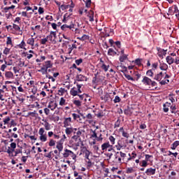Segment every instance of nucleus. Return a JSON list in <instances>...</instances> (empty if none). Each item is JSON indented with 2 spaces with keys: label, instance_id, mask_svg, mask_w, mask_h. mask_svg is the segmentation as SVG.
Returning <instances> with one entry per match:
<instances>
[{
  "label": "nucleus",
  "instance_id": "obj_1",
  "mask_svg": "<svg viewBox=\"0 0 179 179\" xmlns=\"http://www.w3.org/2000/svg\"><path fill=\"white\" fill-rule=\"evenodd\" d=\"M170 76L165 73L163 74V72H160L157 74H156L154 77L155 80H157V82H159L160 85H167L170 83L169 80Z\"/></svg>",
  "mask_w": 179,
  "mask_h": 179
},
{
  "label": "nucleus",
  "instance_id": "obj_2",
  "mask_svg": "<svg viewBox=\"0 0 179 179\" xmlns=\"http://www.w3.org/2000/svg\"><path fill=\"white\" fill-rule=\"evenodd\" d=\"M38 134L40 135L39 139L41 142H47V134L44 128L41 127L39 129Z\"/></svg>",
  "mask_w": 179,
  "mask_h": 179
},
{
  "label": "nucleus",
  "instance_id": "obj_3",
  "mask_svg": "<svg viewBox=\"0 0 179 179\" xmlns=\"http://www.w3.org/2000/svg\"><path fill=\"white\" fill-rule=\"evenodd\" d=\"M47 38L51 41V43H57V41H55V38H57V32L51 31L50 34L47 36Z\"/></svg>",
  "mask_w": 179,
  "mask_h": 179
},
{
  "label": "nucleus",
  "instance_id": "obj_4",
  "mask_svg": "<svg viewBox=\"0 0 179 179\" xmlns=\"http://www.w3.org/2000/svg\"><path fill=\"white\" fill-rule=\"evenodd\" d=\"M63 156L64 157H69V156H71V157L73 158V160H75V159H76V155L73 154V152L66 149L65 150V152L63 153Z\"/></svg>",
  "mask_w": 179,
  "mask_h": 179
},
{
  "label": "nucleus",
  "instance_id": "obj_5",
  "mask_svg": "<svg viewBox=\"0 0 179 179\" xmlns=\"http://www.w3.org/2000/svg\"><path fill=\"white\" fill-rule=\"evenodd\" d=\"M120 152H116L114 157V160L113 161V163H117L120 164H122V159L120 157Z\"/></svg>",
  "mask_w": 179,
  "mask_h": 179
},
{
  "label": "nucleus",
  "instance_id": "obj_6",
  "mask_svg": "<svg viewBox=\"0 0 179 179\" xmlns=\"http://www.w3.org/2000/svg\"><path fill=\"white\" fill-rule=\"evenodd\" d=\"M62 30H64V31H66V30H68V29L69 30H72V29H75V24H71L70 25H68L66 24H63L61 27Z\"/></svg>",
  "mask_w": 179,
  "mask_h": 179
},
{
  "label": "nucleus",
  "instance_id": "obj_7",
  "mask_svg": "<svg viewBox=\"0 0 179 179\" xmlns=\"http://www.w3.org/2000/svg\"><path fill=\"white\" fill-rule=\"evenodd\" d=\"M145 174L147 176H155L156 174V169L148 168L145 171Z\"/></svg>",
  "mask_w": 179,
  "mask_h": 179
},
{
  "label": "nucleus",
  "instance_id": "obj_8",
  "mask_svg": "<svg viewBox=\"0 0 179 179\" xmlns=\"http://www.w3.org/2000/svg\"><path fill=\"white\" fill-rule=\"evenodd\" d=\"M57 106L58 104H57V103H55L54 101H50L48 106V108H50L52 111H54V110L57 108Z\"/></svg>",
  "mask_w": 179,
  "mask_h": 179
},
{
  "label": "nucleus",
  "instance_id": "obj_9",
  "mask_svg": "<svg viewBox=\"0 0 179 179\" xmlns=\"http://www.w3.org/2000/svg\"><path fill=\"white\" fill-rule=\"evenodd\" d=\"M142 83H143V85H147L148 86H150V84L152 83V80L145 76L142 80Z\"/></svg>",
  "mask_w": 179,
  "mask_h": 179
},
{
  "label": "nucleus",
  "instance_id": "obj_10",
  "mask_svg": "<svg viewBox=\"0 0 179 179\" xmlns=\"http://www.w3.org/2000/svg\"><path fill=\"white\" fill-rule=\"evenodd\" d=\"M83 152L85 153V157L87 160H89V156H90V151L86 148V147H83Z\"/></svg>",
  "mask_w": 179,
  "mask_h": 179
},
{
  "label": "nucleus",
  "instance_id": "obj_11",
  "mask_svg": "<svg viewBox=\"0 0 179 179\" xmlns=\"http://www.w3.org/2000/svg\"><path fill=\"white\" fill-rule=\"evenodd\" d=\"M166 61L167 64H169V65H172V64H174V62H175L174 58H173V57H171V56H167L166 57Z\"/></svg>",
  "mask_w": 179,
  "mask_h": 179
},
{
  "label": "nucleus",
  "instance_id": "obj_12",
  "mask_svg": "<svg viewBox=\"0 0 179 179\" xmlns=\"http://www.w3.org/2000/svg\"><path fill=\"white\" fill-rule=\"evenodd\" d=\"M87 16L90 19V22H94V12H93V10H90Z\"/></svg>",
  "mask_w": 179,
  "mask_h": 179
},
{
  "label": "nucleus",
  "instance_id": "obj_13",
  "mask_svg": "<svg viewBox=\"0 0 179 179\" xmlns=\"http://www.w3.org/2000/svg\"><path fill=\"white\" fill-rule=\"evenodd\" d=\"M71 122H72V118L66 117L64 121V127H69L71 125Z\"/></svg>",
  "mask_w": 179,
  "mask_h": 179
},
{
  "label": "nucleus",
  "instance_id": "obj_14",
  "mask_svg": "<svg viewBox=\"0 0 179 179\" xmlns=\"http://www.w3.org/2000/svg\"><path fill=\"white\" fill-rule=\"evenodd\" d=\"M116 69H117V71H119L120 72H122V73L127 72V71H128L127 69V66H122V65L117 66L116 67Z\"/></svg>",
  "mask_w": 179,
  "mask_h": 179
},
{
  "label": "nucleus",
  "instance_id": "obj_15",
  "mask_svg": "<svg viewBox=\"0 0 179 179\" xmlns=\"http://www.w3.org/2000/svg\"><path fill=\"white\" fill-rule=\"evenodd\" d=\"M45 123H43V125L45 129V131H50L51 129V124L47 122V120L44 121Z\"/></svg>",
  "mask_w": 179,
  "mask_h": 179
},
{
  "label": "nucleus",
  "instance_id": "obj_16",
  "mask_svg": "<svg viewBox=\"0 0 179 179\" xmlns=\"http://www.w3.org/2000/svg\"><path fill=\"white\" fill-rule=\"evenodd\" d=\"M76 79H77L78 82H83V80H87V78H86V76H85L82 74H80V75L77 76Z\"/></svg>",
  "mask_w": 179,
  "mask_h": 179
},
{
  "label": "nucleus",
  "instance_id": "obj_17",
  "mask_svg": "<svg viewBox=\"0 0 179 179\" xmlns=\"http://www.w3.org/2000/svg\"><path fill=\"white\" fill-rule=\"evenodd\" d=\"M43 67L46 69H48V68H52V63H51V61L45 62Z\"/></svg>",
  "mask_w": 179,
  "mask_h": 179
},
{
  "label": "nucleus",
  "instance_id": "obj_18",
  "mask_svg": "<svg viewBox=\"0 0 179 179\" xmlns=\"http://www.w3.org/2000/svg\"><path fill=\"white\" fill-rule=\"evenodd\" d=\"M124 113L125 114V115H131L132 110H131V108H129V106H127V108L124 110Z\"/></svg>",
  "mask_w": 179,
  "mask_h": 179
},
{
  "label": "nucleus",
  "instance_id": "obj_19",
  "mask_svg": "<svg viewBox=\"0 0 179 179\" xmlns=\"http://www.w3.org/2000/svg\"><path fill=\"white\" fill-rule=\"evenodd\" d=\"M70 94H71V96H78V90H76V87H73L70 90Z\"/></svg>",
  "mask_w": 179,
  "mask_h": 179
},
{
  "label": "nucleus",
  "instance_id": "obj_20",
  "mask_svg": "<svg viewBox=\"0 0 179 179\" xmlns=\"http://www.w3.org/2000/svg\"><path fill=\"white\" fill-rule=\"evenodd\" d=\"M27 44H29V45H31V47H34V38H28Z\"/></svg>",
  "mask_w": 179,
  "mask_h": 179
},
{
  "label": "nucleus",
  "instance_id": "obj_21",
  "mask_svg": "<svg viewBox=\"0 0 179 179\" xmlns=\"http://www.w3.org/2000/svg\"><path fill=\"white\" fill-rule=\"evenodd\" d=\"M110 143H104L103 144L101 145V149L102 150H107V149H108V148H110Z\"/></svg>",
  "mask_w": 179,
  "mask_h": 179
},
{
  "label": "nucleus",
  "instance_id": "obj_22",
  "mask_svg": "<svg viewBox=\"0 0 179 179\" xmlns=\"http://www.w3.org/2000/svg\"><path fill=\"white\" fill-rule=\"evenodd\" d=\"M174 9V13L176 14V17H177L178 20H179V10H178V7L177 6H174L173 7Z\"/></svg>",
  "mask_w": 179,
  "mask_h": 179
},
{
  "label": "nucleus",
  "instance_id": "obj_23",
  "mask_svg": "<svg viewBox=\"0 0 179 179\" xmlns=\"http://www.w3.org/2000/svg\"><path fill=\"white\" fill-rule=\"evenodd\" d=\"M108 55L110 56L117 55V52H115L114 49L113 48H109L108 51Z\"/></svg>",
  "mask_w": 179,
  "mask_h": 179
},
{
  "label": "nucleus",
  "instance_id": "obj_24",
  "mask_svg": "<svg viewBox=\"0 0 179 179\" xmlns=\"http://www.w3.org/2000/svg\"><path fill=\"white\" fill-rule=\"evenodd\" d=\"M56 148H57V149H58L59 153H61V152H62V150L64 149V146L62 145V143H57Z\"/></svg>",
  "mask_w": 179,
  "mask_h": 179
},
{
  "label": "nucleus",
  "instance_id": "obj_25",
  "mask_svg": "<svg viewBox=\"0 0 179 179\" xmlns=\"http://www.w3.org/2000/svg\"><path fill=\"white\" fill-rule=\"evenodd\" d=\"M5 76H6V78L10 79V78H13V73H12V71H7L5 73Z\"/></svg>",
  "mask_w": 179,
  "mask_h": 179
},
{
  "label": "nucleus",
  "instance_id": "obj_26",
  "mask_svg": "<svg viewBox=\"0 0 179 179\" xmlns=\"http://www.w3.org/2000/svg\"><path fill=\"white\" fill-rule=\"evenodd\" d=\"M38 72H41L42 75H47L48 69L43 66L40 70H38Z\"/></svg>",
  "mask_w": 179,
  "mask_h": 179
},
{
  "label": "nucleus",
  "instance_id": "obj_27",
  "mask_svg": "<svg viewBox=\"0 0 179 179\" xmlns=\"http://www.w3.org/2000/svg\"><path fill=\"white\" fill-rule=\"evenodd\" d=\"M159 68L161 71H167L169 66L166 64H162Z\"/></svg>",
  "mask_w": 179,
  "mask_h": 179
},
{
  "label": "nucleus",
  "instance_id": "obj_28",
  "mask_svg": "<svg viewBox=\"0 0 179 179\" xmlns=\"http://www.w3.org/2000/svg\"><path fill=\"white\" fill-rule=\"evenodd\" d=\"M66 135H71L73 132V129L72 127H67L65 130Z\"/></svg>",
  "mask_w": 179,
  "mask_h": 179
},
{
  "label": "nucleus",
  "instance_id": "obj_29",
  "mask_svg": "<svg viewBox=\"0 0 179 179\" xmlns=\"http://www.w3.org/2000/svg\"><path fill=\"white\" fill-rule=\"evenodd\" d=\"M81 41H86V40H89L90 36L88 35L84 34L82 37L78 38Z\"/></svg>",
  "mask_w": 179,
  "mask_h": 179
},
{
  "label": "nucleus",
  "instance_id": "obj_30",
  "mask_svg": "<svg viewBox=\"0 0 179 179\" xmlns=\"http://www.w3.org/2000/svg\"><path fill=\"white\" fill-rule=\"evenodd\" d=\"M120 62H124V61L128 59V56L127 55H122L120 57Z\"/></svg>",
  "mask_w": 179,
  "mask_h": 179
},
{
  "label": "nucleus",
  "instance_id": "obj_31",
  "mask_svg": "<svg viewBox=\"0 0 179 179\" xmlns=\"http://www.w3.org/2000/svg\"><path fill=\"white\" fill-rule=\"evenodd\" d=\"M148 76H150V78H153V76L155 75V71L150 69L147 71Z\"/></svg>",
  "mask_w": 179,
  "mask_h": 179
},
{
  "label": "nucleus",
  "instance_id": "obj_32",
  "mask_svg": "<svg viewBox=\"0 0 179 179\" xmlns=\"http://www.w3.org/2000/svg\"><path fill=\"white\" fill-rule=\"evenodd\" d=\"M71 8V6L69 5H62L59 9H62V10H66V9H69Z\"/></svg>",
  "mask_w": 179,
  "mask_h": 179
},
{
  "label": "nucleus",
  "instance_id": "obj_33",
  "mask_svg": "<svg viewBox=\"0 0 179 179\" xmlns=\"http://www.w3.org/2000/svg\"><path fill=\"white\" fill-rule=\"evenodd\" d=\"M69 48H68V50H69V54H71V52H72V51H73V50L74 48L76 49V45H75V44H73L71 46V45H69Z\"/></svg>",
  "mask_w": 179,
  "mask_h": 179
},
{
  "label": "nucleus",
  "instance_id": "obj_34",
  "mask_svg": "<svg viewBox=\"0 0 179 179\" xmlns=\"http://www.w3.org/2000/svg\"><path fill=\"white\" fill-rule=\"evenodd\" d=\"M72 117L73 120H79V121H82V119L80 118V115L76 114V113H73Z\"/></svg>",
  "mask_w": 179,
  "mask_h": 179
},
{
  "label": "nucleus",
  "instance_id": "obj_35",
  "mask_svg": "<svg viewBox=\"0 0 179 179\" xmlns=\"http://www.w3.org/2000/svg\"><path fill=\"white\" fill-rule=\"evenodd\" d=\"M140 166L141 167H148V161L143 160L140 162Z\"/></svg>",
  "mask_w": 179,
  "mask_h": 179
},
{
  "label": "nucleus",
  "instance_id": "obj_36",
  "mask_svg": "<svg viewBox=\"0 0 179 179\" xmlns=\"http://www.w3.org/2000/svg\"><path fill=\"white\" fill-rule=\"evenodd\" d=\"M73 104H75V106H76V107H80L82 106V102L79 100H74Z\"/></svg>",
  "mask_w": 179,
  "mask_h": 179
},
{
  "label": "nucleus",
  "instance_id": "obj_37",
  "mask_svg": "<svg viewBox=\"0 0 179 179\" xmlns=\"http://www.w3.org/2000/svg\"><path fill=\"white\" fill-rule=\"evenodd\" d=\"M101 99L104 101H108V99H110V95L106 94L104 96H101Z\"/></svg>",
  "mask_w": 179,
  "mask_h": 179
},
{
  "label": "nucleus",
  "instance_id": "obj_38",
  "mask_svg": "<svg viewBox=\"0 0 179 179\" xmlns=\"http://www.w3.org/2000/svg\"><path fill=\"white\" fill-rule=\"evenodd\" d=\"M65 93V88H60L58 91V94L59 96H64V94Z\"/></svg>",
  "mask_w": 179,
  "mask_h": 179
},
{
  "label": "nucleus",
  "instance_id": "obj_39",
  "mask_svg": "<svg viewBox=\"0 0 179 179\" xmlns=\"http://www.w3.org/2000/svg\"><path fill=\"white\" fill-rule=\"evenodd\" d=\"M15 155H12V156H17V155H19V153H22V148H20V149H16L15 151Z\"/></svg>",
  "mask_w": 179,
  "mask_h": 179
},
{
  "label": "nucleus",
  "instance_id": "obj_40",
  "mask_svg": "<svg viewBox=\"0 0 179 179\" xmlns=\"http://www.w3.org/2000/svg\"><path fill=\"white\" fill-rule=\"evenodd\" d=\"M101 68V69H103L105 72H107V71H108V68H110V66L109 65L106 66L104 64H103Z\"/></svg>",
  "mask_w": 179,
  "mask_h": 179
},
{
  "label": "nucleus",
  "instance_id": "obj_41",
  "mask_svg": "<svg viewBox=\"0 0 179 179\" xmlns=\"http://www.w3.org/2000/svg\"><path fill=\"white\" fill-rule=\"evenodd\" d=\"M124 76H125V78H127L128 80H132V81L135 80L134 79V78H132L131 76H129L125 73H124Z\"/></svg>",
  "mask_w": 179,
  "mask_h": 179
},
{
  "label": "nucleus",
  "instance_id": "obj_42",
  "mask_svg": "<svg viewBox=\"0 0 179 179\" xmlns=\"http://www.w3.org/2000/svg\"><path fill=\"white\" fill-rule=\"evenodd\" d=\"M171 113L172 114H176L177 113V111H176V110H177V108L176 107V106H171Z\"/></svg>",
  "mask_w": 179,
  "mask_h": 179
},
{
  "label": "nucleus",
  "instance_id": "obj_43",
  "mask_svg": "<svg viewBox=\"0 0 179 179\" xmlns=\"http://www.w3.org/2000/svg\"><path fill=\"white\" fill-rule=\"evenodd\" d=\"M109 141L112 145H114L115 143V138H114V136H109Z\"/></svg>",
  "mask_w": 179,
  "mask_h": 179
},
{
  "label": "nucleus",
  "instance_id": "obj_44",
  "mask_svg": "<svg viewBox=\"0 0 179 179\" xmlns=\"http://www.w3.org/2000/svg\"><path fill=\"white\" fill-rule=\"evenodd\" d=\"M6 152H7V153H8V155H11V156H12V155H13V152H15V150L10 148V147H8V149L7 150Z\"/></svg>",
  "mask_w": 179,
  "mask_h": 179
},
{
  "label": "nucleus",
  "instance_id": "obj_45",
  "mask_svg": "<svg viewBox=\"0 0 179 179\" xmlns=\"http://www.w3.org/2000/svg\"><path fill=\"white\" fill-rule=\"evenodd\" d=\"M13 29H14L15 30H17V31H20V27H19L16 24H13Z\"/></svg>",
  "mask_w": 179,
  "mask_h": 179
},
{
  "label": "nucleus",
  "instance_id": "obj_46",
  "mask_svg": "<svg viewBox=\"0 0 179 179\" xmlns=\"http://www.w3.org/2000/svg\"><path fill=\"white\" fill-rule=\"evenodd\" d=\"M25 46L26 43L24 42V41H22L21 43L19 45L20 48H23L24 50H26V48H24Z\"/></svg>",
  "mask_w": 179,
  "mask_h": 179
},
{
  "label": "nucleus",
  "instance_id": "obj_47",
  "mask_svg": "<svg viewBox=\"0 0 179 179\" xmlns=\"http://www.w3.org/2000/svg\"><path fill=\"white\" fill-rule=\"evenodd\" d=\"M69 16H71V15H68V13H66L64 15L63 23H66V20H67L68 17H69Z\"/></svg>",
  "mask_w": 179,
  "mask_h": 179
},
{
  "label": "nucleus",
  "instance_id": "obj_48",
  "mask_svg": "<svg viewBox=\"0 0 179 179\" xmlns=\"http://www.w3.org/2000/svg\"><path fill=\"white\" fill-rule=\"evenodd\" d=\"M6 44H7V45H12V38H10L9 36L7 37Z\"/></svg>",
  "mask_w": 179,
  "mask_h": 179
},
{
  "label": "nucleus",
  "instance_id": "obj_49",
  "mask_svg": "<svg viewBox=\"0 0 179 179\" xmlns=\"http://www.w3.org/2000/svg\"><path fill=\"white\" fill-rule=\"evenodd\" d=\"M91 5H92V0H87V1L85 2L86 8H90Z\"/></svg>",
  "mask_w": 179,
  "mask_h": 179
},
{
  "label": "nucleus",
  "instance_id": "obj_50",
  "mask_svg": "<svg viewBox=\"0 0 179 179\" xmlns=\"http://www.w3.org/2000/svg\"><path fill=\"white\" fill-rule=\"evenodd\" d=\"M49 146H55V141L50 139L48 143Z\"/></svg>",
  "mask_w": 179,
  "mask_h": 179
},
{
  "label": "nucleus",
  "instance_id": "obj_51",
  "mask_svg": "<svg viewBox=\"0 0 179 179\" xmlns=\"http://www.w3.org/2000/svg\"><path fill=\"white\" fill-rule=\"evenodd\" d=\"M59 106H65V99L64 97L60 99Z\"/></svg>",
  "mask_w": 179,
  "mask_h": 179
},
{
  "label": "nucleus",
  "instance_id": "obj_52",
  "mask_svg": "<svg viewBox=\"0 0 179 179\" xmlns=\"http://www.w3.org/2000/svg\"><path fill=\"white\" fill-rule=\"evenodd\" d=\"M3 52L5 55H8V54H9V52H10V49L6 48Z\"/></svg>",
  "mask_w": 179,
  "mask_h": 179
},
{
  "label": "nucleus",
  "instance_id": "obj_53",
  "mask_svg": "<svg viewBox=\"0 0 179 179\" xmlns=\"http://www.w3.org/2000/svg\"><path fill=\"white\" fill-rule=\"evenodd\" d=\"M113 101L114 103H120V101H121V98H120L118 96H116Z\"/></svg>",
  "mask_w": 179,
  "mask_h": 179
},
{
  "label": "nucleus",
  "instance_id": "obj_54",
  "mask_svg": "<svg viewBox=\"0 0 179 179\" xmlns=\"http://www.w3.org/2000/svg\"><path fill=\"white\" fill-rule=\"evenodd\" d=\"M48 41V38H47V36H46V38H42V39L41 40V43L43 44V45H44V44H45V43H47Z\"/></svg>",
  "mask_w": 179,
  "mask_h": 179
},
{
  "label": "nucleus",
  "instance_id": "obj_55",
  "mask_svg": "<svg viewBox=\"0 0 179 179\" xmlns=\"http://www.w3.org/2000/svg\"><path fill=\"white\" fill-rule=\"evenodd\" d=\"M117 150H121L122 148H127V145H118V144L116 145Z\"/></svg>",
  "mask_w": 179,
  "mask_h": 179
},
{
  "label": "nucleus",
  "instance_id": "obj_56",
  "mask_svg": "<svg viewBox=\"0 0 179 179\" xmlns=\"http://www.w3.org/2000/svg\"><path fill=\"white\" fill-rule=\"evenodd\" d=\"M83 62V59H78L76 60V65H80Z\"/></svg>",
  "mask_w": 179,
  "mask_h": 179
},
{
  "label": "nucleus",
  "instance_id": "obj_57",
  "mask_svg": "<svg viewBox=\"0 0 179 179\" xmlns=\"http://www.w3.org/2000/svg\"><path fill=\"white\" fill-rule=\"evenodd\" d=\"M46 78H48V79H50L52 82H55V78H54V77L51 76L50 75L47 74Z\"/></svg>",
  "mask_w": 179,
  "mask_h": 179
},
{
  "label": "nucleus",
  "instance_id": "obj_58",
  "mask_svg": "<svg viewBox=\"0 0 179 179\" xmlns=\"http://www.w3.org/2000/svg\"><path fill=\"white\" fill-rule=\"evenodd\" d=\"M120 155V157L122 159V160H124V158H125L127 157V154L122 152H119Z\"/></svg>",
  "mask_w": 179,
  "mask_h": 179
},
{
  "label": "nucleus",
  "instance_id": "obj_59",
  "mask_svg": "<svg viewBox=\"0 0 179 179\" xmlns=\"http://www.w3.org/2000/svg\"><path fill=\"white\" fill-rule=\"evenodd\" d=\"M74 135L78 136V138H80V136L82 135V131L78 130L76 132H74Z\"/></svg>",
  "mask_w": 179,
  "mask_h": 179
},
{
  "label": "nucleus",
  "instance_id": "obj_60",
  "mask_svg": "<svg viewBox=\"0 0 179 179\" xmlns=\"http://www.w3.org/2000/svg\"><path fill=\"white\" fill-rule=\"evenodd\" d=\"M141 59H136L134 62L136 65H138V66H140V65H141Z\"/></svg>",
  "mask_w": 179,
  "mask_h": 179
},
{
  "label": "nucleus",
  "instance_id": "obj_61",
  "mask_svg": "<svg viewBox=\"0 0 179 179\" xmlns=\"http://www.w3.org/2000/svg\"><path fill=\"white\" fill-rule=\"evenodd\" d=\"M158 64L157 63H154L152 64V69L151 70L155 71L157 69Z\"/></svg>",
  "mask_w": 179,
  "mask_h": 179
},
{
  "label": "nucleus",
  "instance_id": "obj_62",
  "mask_svg": "<svg viewBox=\"0 0 179 179\" xmlns=\"http://www.w3.org/2000/svg\"><path fill=\"white\" fill-rule=\"evenodd\" d=\"M9 121H10V117H7L3 120V122L5 124H8L9 122Z\"/></svg>",
  "mask_w": 179,
  "mask_h": 179
},
{
  "label": "nucleus",
  "instance_id": "obj_63",
  "mask_svg": "<svg viewBox=\"0 0 179 179\" xmlns=\"http://www.w3.org/2000/svg\"><path fill=\"white\" fill-rule=\"evenodd\" d=\"M84 100H85V101H90L92 100V98L90 96H89V95L86 94Z\"/></svg>",
  "mask_w": 179,
  "mask_h": 179
},
{
  "label": "nucleus",
  "instance_id": "obj_64",
  "mask_svg": "<svg viewBox=\"0 0 179 179\" xmlns=\"http://www.w3.org/2000/svg\"><path fill=\"white\" fill-rule=\"evenodd\" d=\"M10 146L11 149H13L15 150V149H16V143H11Z\"/></svg>",
  "mask_w": 179,
  "mask_h": 179
}]
</instances>
